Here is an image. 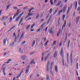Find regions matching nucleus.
Returning <instances> with one entry per match:
<instances>
[{
	"mask_svg": "<svg viewBox=\"0 0 80 80\" xmlns=\"http://www.w3.org/2000/svg\"><path fill=\"white\" fill-rule=\"evenodd\" d=\"M63 48H62L60 52V54L61 55V57L62 58L63 65L64 66V65H65V64H64V55H63Z\"/></svg>",
	"mask_w": 80,
	"mask_h": 80,
	"instance_id": "f257e3e1",
	"label": "nucleus"
},
{
	"mask_svg": "<svg viewBox=\"0 0 80 80\" xmlns=\"http://www.w3.org/2000/svg\"><path fill=\"white\" fill-rule=\"evenodd\" d=\"M50 65V61H48L46 65V71L47 72H48L49 71V65Z\"/></svg>",
	"mask_w": 80,
	"mask_h": 80,
	"instance_id": "f03ea898",
	"label": "nucleus"
},
{
	"mask_svg": "<svg viewBox=\"0 0 80 80\" xmlns=\"http://www.w3.org/2000/svg\"><path fill=\"white\" fill-rule=\"evenodd\" d=\"M32 15H33V14H31V12H29V13L28 14L24 20H26V19H27V18H28V17H29L30 16H32Z\"/></svg>",
	"mask_w": 80,
	"mask_h": 80,
	"instance_id": "7ed1b4c3",
	"label": "nucleus"
},
{
	"mask_svg": "<svg viewBox=\"0 0 80 80\" xmlns=\"http://www.w3.org/2000/svg\"><path fill=\"white\" fill-rule=\"evenodd\" d=\"M21 59L22 60H25L28 59V58H27V56L24 55L21 57Z\"/></svg>",
	"mask_w": 80,
	"mask_h": 80,
	"instance_id": "20e7f679",
	"label": "nucleus"
},
{
	"mask_svg": "<svg viewBox=\"0 0 80 80\" xmlns=\"http://www.w3.org/2000/svg\"><path fill=\"white\" fill-rule=\"evenodd\" d=\"M77 3L78 2L77 1H75L74 3V5H75L74 8L75 10H76V9H77Z\"/></svg>",
	"mask_w": 80,
	"mask_h": 80,
	"instance_id": "39448f33",
	"label": "nucleus"
},
{
	"mask_svg": "<svg viewBox=\"0 0 80 80\" xmlns=\"http://www.w3.org/2000/svg\"><path fill=\"white\" fill-rule=\"evenodd\" d=\"M7 18H8V17L5 16H3L2 19H1V21H3V20H7Z\"/></svg>",
	"mask_w": 80,
	"mask_h": 80,
	"instance_id": "423d86ee",
	"label": "nucleus"
},
{
	"mask_svg": "<svg viewBox=\"0 0 80 80\" xmlns=\"http://www.w3.org/2000/svg\"><path fill=\"white\" fill-rule=\"evenodd\" d=\"M66 23H67V21H65V23L64 24L62 25V30L63 29V28H64V27H65V26H66Z\"/></svg>",
	"mask_w": 80,
	"mask_h": 80,
	"instance_id": "0eeeda50",
	"label": "nucleus"
},
{
	"mask_svg": "<svg viewBox=\"0 0 80 80\" xmlns=\"http://www.w3.org/2000/svg\"><path fill=\"white\" fill-rule=\"evenodd\" d=\"M80 18V17H77L76 18V24L77 25L78 24V21H79V19Z\"/></svg>",
	"mask_w": 80,
	"mask_h": 80,
	"instance_id": "6e6552de",
	"label": "nucleus"
},
{
	"mask_svg": "<svg viewBox=\"0 0 80 80\" xmlns=\"http://www.w3.org/2000/svg\"><path fill=\"white\" fill-rule=\"evenodd\" d=\"M67 5H65L64 8H62V9H63V13H65V11L66 10V8H67Z\"/></svg>",
	"mask_w": 80,
	"mask_h": 80,
	"instance_id": "1a4fd4ad",
	"label": "nucleus"
},
{
	"mask_svg": "<svg viewBox=\"0 0 80 80\" xmlns=\"http://www.w3.org/2000/svg\"><path fill=\"white\" fill-rule=\"evenodd\" d=\"M57 54H58V52H54V58H57Z\"/></svg>",
	"mask_w": 80,
	"mask_h": 80,
	"instance_id": "9d476101",
	"label": "nucleus"
},
{
	"mask_svg": "<svg viewBox=\"0 0 80 80\" xmlns=\"http://www.w3.org/2000/svg\"><path fill=\"white\" fill-rule=\"evenodd\" d=\"M44 57V52L42 53V57H41V62H43V58Z\"/></svg>",
	"mask_w": 80,
	"mask_h": 80,
	"instance_id": "9b49d317",
	"label": "nucleus"
},
{
	"mask_svg": "<svg viewBox=\"0 0 80 80\" xmlns=\"http://www.w3.org/2000/svg\"><path fill=\"white\" fill-rule=\"evenodd\" d=\"M67 62L68 63V62H69V55H68V53H67Z\"/></svg>",
	"mask_w": 80,
	"mask_h": 80,
	"instance_id": "f8f14e48",
	"label": "nucleus"
},
{
	"mask_svg": "<svg viewBox=\"0 0 80 80\" xmlns=\"http://www.w3.org/2000/svg\"><path fill=\"white\" fill-rule=\"evenodd\" d=\"M15 27V26H13L12 27L9 29L8 30V32H10V31H11L12 29H13Z\"/></svg>",
	"mask_w": 80,
	"mask_h": 80,
	"instance_id": "ddd939ff",
	"label": "nucleus"
},
{
	"mask_svg": "<svg viewBox=\"0 0 80 80\" xmlns=\"http://www.w3.org/2000/svg\"><path fill=\"white\" fill-rule=\"evenodd\" d=\"M3 44L4 46H6V39H4L3 40Z\"/></svg>",
	"mask_w": 80,
	"mask_h": 80,
	"instance_id": "4468645a",
	"label": "nucleus"
},
{
	"mask_svg": "<svg viewBox=\"0 0 80 80\" xmlns=\"http://www.w3.org/2000/svg\"><path fill=\"white\" fill-rule=\"evenodd\" d=\"M46 80H50V78L49 75H46Z\"/></svg>",
	"mask_w": 80,
	"mask_h": 80,
	"instance_id": "2eb2a0df",
	"label": "nucleus"
},
{
	"mask_svg": "<svg viewBox=\"0 0 80 80\" xmlns=\"http://www.w3.org/2000/svg\"><path fill=\"white\" fill-rule=\"evenodd\" d=\"M20 9H18L17 11V12L16 14L15 15L17 16V15H18L19 13H20V12H19V11H20Z\"/></svg>",
	"mask_w": 80,
	"mask_h": 80,
	"instance_id": "dca6fc26",
	"label": "nucleus"
},
{
	"mask_svg": "<svg viewBox=\"0 0 80 80\" xmlns=\"http://www.w3.org/2000/svg\"><path fill=\"white\" fill-rule=\"evenodd\" d=\"M14 43H15V42H13L12 43L10 44L9 45V47H11V45L12 47H13V45H14Z\"/></svg>",
	"mask_w": 80,
	"mask_h": 80,
	"instance_id": "f3484780",
	"label": "nucleus"
},
{
	"mask_svg": "<svg viewBox=\"0 0 80 80\" xmlns=\"http://www.w3.org/2000/svg\"><path fill=\"white\" fill-rule=\"evenodd\" d=\"M49 32L50 34H53V31H52V29H50L49 30Z\"/></svg>",
	"mask_w": 80,
	"mask_h": 80,
	"instance_id": "a211bd4d",
	"label": "nucleus"
},
{
	"mask_svg": "<svg viewBox=\"0 0 80 80\" xmlns=\"http://www.w3.org/2000/svg\"><path fill=\"white\" fill-rule=\"evenodd\" d=\"M70 7H69L68 8V9L67 11V15H68V13H69V12L70 11Z\"/></svg>",
	"mask_w": 80,
	"mask_h": 80,
	"instance_id": "6ab92c4d",
	"label": "nucleus"
},
{
	"mask_svg": "<svg viewBox=\"0 0 80 80\" xmlns=\"http://www.w3.org/2000/svg\"><path fill=\"white\" fill-rule=\"evenodd\" d=\"M61 4V1H59L58 3L56 5V7H58V6H59Z\"/></svg>",
	"mask_w": 80,
	"mask_h": 80,
	"instance_id": "aec40b11",
	"label": "nucleus"
},
{
	"mask_svg": "<svg viewBox=\"0 0 80 80\" xmlns=\"http://www.w3.org/2000/svg\"><path fill=\"white\" fill-rule=\"evenodd\" d=\"M55 44H56V41H54L52 43L51 46H53V45H55Z\"/></svg>",
	"mask_w": 80,
	"mask_h": 80,
	"instance_id": "412c9836",
	"label": "nucleus"
},
{
	"mask_svg": "<svg viewBox=\"0 0 80 80\" xmlns=\"http://www.w3.org/2000/svg\"><path fill=\"white\" fill-rule=\"evenodd\" d=\"M28 70H29V69H26V70L25 73H26V74H27L28 73Z\"/></svg>",
	"mask_w": 80,
	"mask_h": 80,
	"instance_id": "4be33fe9",
	"label": "nucleus"
},
{
	"mask_svg": "<svg viewBox=\"0 0 80 80\" xmlns=\"http://www.w3.org/2000/svg\"><path fill=\"white\" fill-rule=\"evenodd\" d=\"M35 44V40H34L33 41V42L32 43V47H33V46H34V45Z\"/></svg>",
	"mask_w": 80,
	"mask_h": 80,
	"instance_id": "5701e85b",
	"label": "nucleus"
},
{
	"mask_svg": "<svg viewBox=\"0 0 80 80\" xmlns=\"http://www.w3.org/2000/svg\"><path fill=\"white\" fill-rule=\"evenodd\" d=\"M67 34H66V37H65L64 41V43H65V42H66V41H67Z\"/></svg>",
	"mask_w": 80,
	"mask_h": 80,
	"instance_id": "b1692460",
	"label": "nucleus"
},
{
	"mask_svg": "<svg viewBox=\"0 0 80 80\" xmlns=\"http://www.w3.org/2000/svg\"><path fill=\"white\" fill-rule=\"evenodd\" d=\"M48 42H49L48 41H47L45 43H44V46H47V45H48Z\"/></svg>",
	"mask_w": 80,
	"mask_h": 80,
	"instance_id": "393cba45",
	"label": "nucleus"
},
{
	"mask_svg": "<svg viewBox=\"0 0 80 80\" xmlns=\"http://www.w3.org/2000/svg\"><path fill=\"white\" fill-rule=\"evenodd\" d=\"M55 69L56 72H57V71H58V68H57V66H55Z\"/></svg>",
	"mask_w": 80,
	"mask_h": 80,
	"instance_id": "a878e982",
	"label": "nucleus"
},
{
	"mask_svg": "<svg viewBox=\"0 0 80 80\" xmlns=\"http://www.w3.org/2000/svg\"><path fill=\"white\" fill-rule=\"evenodd\" d=\"M50 19H49L48 20V21L47 22V25H48L49 23H50Z\"/></svg>",
	"mask_w": 80,
	"mask_h": 80,
	"instance_id": "bb28decb",
	"label": "nucleus"
},
{
	"mask_svg": "<svg viewBox=\"0 0 80 80\" xmlns=\"http://www.w3.org/2000/svg\"><path fill=\"white\" fill-rule=\"evenodd\" d=\"M20 18L18 17L15 19V21L16 22H18V20H19V19Z\"/></svg>",
	"mask_w": 80,
	"mask_h": 80,
	"instance_id": "cd10ccee",
	"label": "nucleus"
},
{
	"mask_svg": "<svg viewBox=\"0 0 80 80\" xmlns=\"http://www.w3.org/2000/svg\"><path fill=\"white\" fill-rule=\"evenodd\" d=\"M34 60H34L33 59L32 60L31 62L30 63V65H32V63H33V62H34Z\"/></svg>",
	"mask_w": 80,
	"mask_h": 80,
	"instance_id": "c85d7f7f",
	"label": "nucleus"
},
{
	"mask_svg": "<svg viewBox=\"0 0 80 80\" xmlns=\"http://www.w3.org/2000/svg\"><path fill=\"white\" fill-rule=\"evenodd\" d=\"M11 6V4H8L6 7V9H8L9 7H10Z\"/></svg>",
	"mask_w": 80,
	"mask_h": 80,
	"instance_id": "c756f323",
	"label": "nucleus"
},
{
	"mask_svg": "<svg viewBox=\"0 0 80 80\" xmlns=\"http://www.w3.org/2000/svg\"><path fill=\"white\" fill-rule=\"evenodd\" d=\"M65 15L64 14L62 16V21H63L64 20V19H65Z\"/></svg>",
	"mask_w": 80,
	"mask_h": 80,
	"instance_id": "7c9ffc66",
	"label": "nucleus"
},
{
	"mask_svg": "<svg viewBox=\"0 0 80 80\" xmlns=\"http://www.w3.org/2000/svg\"><path fill=\"white\" fill-rule=\"evenodd\" d=\"M50 72L51 75H52V76H53L54 74H53V72L52 71H50Z\"/></svg>",
	"mask_w": 80,
	"mask_h": 80,
	"instance_id": "2f4dec72",
	"label": "nucleus"
},
{
	"mask_svg": "<svg viewBox=\"0 0 80 80\" xmlns=\"http://www.w3.org/2000/svg\"><path fill=\"white\" fill-rule=\"evenodd\" d=\"M21 75L22 74H20L19 75H18V76L16 77V78H18L19 77L21 76Z\"/></svg>",
	"mask_w": 80,
	"mask_h": 80,
	"instance_id": "473e14b6",
	"label": "nucleus"
},
{
	"mask_svg": "<svg viewBox=\"0 0 80 80\" xmlns=\"http://www.w3.org/2000/svg\"><path fill=\"white\" fill-rule=\"evenodd\" d=\"M60 31H59V32H58L57 34V36L58 37V36H59V35H60Z\"/></svg>",
	"mask_w": 80,
	"mask_h": 80,
	"instance_id": "72a5a7b5",
	"label": "nucleus"
},
{
	"mask_svg": "<svg viewBox=\"0 0 80 80\" xmlns=\"http://www.w3.org/2000/svg\"><path fill=\"white\" fill-rule=\"evenodd\" d=\"M30 27V24H29L27 27L26 30H28V29L29 28V27Z\"/></svg>",
	"mask_w": 80,
	"mask_h": 80,
	"instance_id": "f704fd0d",
	"label": "nucleus"
},
{
	"mask_svg": "<svg viewBox=\"0 0 80 80\" xmlns=\"http://www.w3.org/2000/svg\"><path fill=\"white\" fill-rule=\"evenodd\" d=\"M49 12L50 14L52 13V8H51L49 10Z\"/></svg>",
	"mask_w": 80,
	"mask_h": 80,
	"instance_id": "c9c22d12",
	"label": "nucleus"
},
{
	"mask_svg": "<svg viewBox=\"0 0 80 80\" xmlns=\"http://www.w3.org/2000/svg\"><path fill=\"white\" fill-rule=\"evenodd\" d=\"M35 53V51H33V52H31L30 55H33V54L34 53Z\"/></svg>",
	"mask_w": 80,
	"mask_h": 80,
	"instance_id": "e433bc0d",
	"label": "nucleus"
},
{
	"mask_svg": "<svg viewBox=\"0 0 80 80\" xmlns=\"http://www.w3.org/2000/svg\"><path fill=\"white\" fill-rule=\"evenodd\" d=\"M43 25H44V24H42V25H41V30H42L43 29Z\"/></svg>",
	"mask_w": 80,
	"mask_h": 80,
	"instance_id": "4c0bfd02",
	"label": "nucleus"
},
{
	"mask_svg": "<svg viewBox=\"0 0 80 80\" xmlns=\"http://www.w3.org/2000/svg\"><path fill=\"white\" fill-rule=\"evenodd\" d=\"M35 23H33V25L31 26V29H32L33 28V27L35 26Z\"/></svg>",
	"mask_w": 80,
	"mask_h": 80,
	"instance_id": "58836bf2",
	"label": "nucleus"
},
{
	"mask_svg": "<svg viewBox=\"0 0 80 80\" xmlns=\"http://www.w3.org/2000/svg\"><path fill=\"white\" fill-rule=\"evenodd\" d=\"M49 16H50V13H48V15L46 17V19L48 18V17H49Z\"/></svg>",
	"mask_w": 80,
	"mask_h": 80,
	"instance_id": "ea45409f",
	"label": "nucleus"
},
{
	"mask_svg": "<svg viewBox=\"0 0 80 80\" xmlns=\"http://www.w3.org/2000/svg\"><path fill=\"white\" fill-rule=\"evenodd\" d=\"M32 10H33V7H32L30 9H29V12H31V11H32Z\"/></svg>",
	"mask_w": 80,
	"mask_h": 80,
	"instance_id": "a19ab883",
	"label": "nucleus"
},
{
	"mask_svg": "<svg viewBox=\"0 0 80 80\" xmlns=\"http://www.w3.org/2000/svg\"><path fill=\"white\" fill-rule=\"evenodd\" d=\"M50 3H51V5H53V1L52 0H50Z\"/></svg>",
	"mask_w": 80,
	"mask_h": 80,
	"instance_id": "79ce46f5",
	"label": "nucleus"
},
{
	"mask_svg": "<svg viewBox=\"0 0 80 80\" xmlns=\"http://www.w3.org/2000/svg\"><path fill=\"white\" fill-rule=\"evenodd\" d=\"M26 43V41H24L23 42H22L21 43L22 45H23L24 44H25Z\"/></svg>",
	"mask_w": 80,
	"mask_h": 80,
	"instance_id": "37998d69",
	"label": "nucleus"
},
{
	"mask_svg": "<svg viewBox=\"0 0 80 80\" xmlns=\"http://www.w3.org/2000/svg\"><path fill=\"white\" fill-rule=\"evenodd\" d=\"M28 8V6H27V7H24L23 8V10H25V9H27Z\"/></svg>",
	"mask_w": 80,
	"mask_h": 80,
	"instance_id": "c03bdc74",
	"label": "nucleus"
},
{
	"mask_svg": "<svg viewBox=\"0 0 80 80\" xmlns=\"http://www.w3.org/2000/svg\"><path fill=\"white\" fill-rule=\"evenodd\" d=\"M13 8L14 9H15V10H17V9H18V8H17V7H13Z\"/></svg>",
	"mask_w": 80,
	"mask_h": 80,
	"instance_id": "a18cd8bd",
	"label": "nucleus"
},
{
	"mask_svg": "<svg viewBox=\"0 0 80 80\" xmlns=\"http://www.w3.org/2000/svg\"><path fill=\"white\" fill-rule=\"evenodd\" d=\"M57 11H58V10H57V9H56V10H55V11L54 13V14H53V15H55V14L56 13H57Z\"/></svg>",
	"mask_w": 80,
	"mask_h": 80,
	"instance_id": "49530a36",
	"label": "nucleus"
},
{
	"mask_svg": "<svg viewBox=\"0 0 80 80\" xmlns=\"http://www.w3.org/2000/svg\"><path fill=\"white\" fill-rule=\"evenodd\" d=\"M80 6L78 7L77 9V11L78 12V11H80Z\"/></svg>",
	"mask_w": 80,
	"mask_h": 80,
	"instance_id": "de8ad7c7",
	"label": "nucleus"
},
{
	"mask_svg": "<svg viewBox=\"0 0 80 80\" xmlns=\"http://www.w3.org/2000/svg\"><path fill=\"white\" fill-rule=\"evenodd\" d=\"M22 20H23V18H22L19 21V22L22 23Z\"/></svg>",
	"mask_w": 80,
	"mask_h": 80,
	"instance_id": "09e8293b",
	"label": "nucleus"
},
{
	"mask_svg": "<svg viewBox=\"0 0 80 80\" xmlns=\"http://www.w3.org/2000/svg\"><path fill=\"white\" fill-rule=\"evenodd\" d=\"M52 14H51L49 18H48V19H49V20H51V18H52Z\"/></svg>",
	"mask_w": 80,
	"mask_h": 80,
	"instance_id": "8fccbe9b",
	"label": "nucleus"
},
{
	"mask_svg": "<svg viewBox=\"0 0 80 80\" xmlns=\"http://www.w3.org/2000/svg\"><path fill=\"white\" fill-rule=\"evenodd\" d=\"M16 16H17V15H15V14L14 15V16H13V18H12V19H14L15 18Z\"/></svg>",
	"mask_w": 80,
	"mask_h": 80,
	"instance_id": "3c124183",
	"label": "nucleus"
},
{
	"mask_svg": "<svg viewBox=\"0 0 80 80\" xmlns=\"http://www.w3.org/2000/svg\"><path fill=\"white\" fill-rule=\"evenodd\" d=\"M23 69H22L21 72H20V74H21L22 75V72H23Z\"/></svg>",
	"mask_w": 80,
	"mask_h": 80,
	"instance_id": "603ef678",
	"label": "nucleus"
},
{
	"mask_svg": "<svg viewBox=\"0 0 80 80\" xmlns=\"http://www.w3.org/2000/svg\"><path fill=\"white\" fill-rule=\"evenodd\" d=\"M39 16V14H38V15H37L36 17V19H38V16Z\"/></svg>",
	"mask_w": 80,
	"mask_h": 80,
	"instance_id": "864d4df0",
	"label": "nucleus"
},
{
	"mask_svg": "<svg viewBox=\"0 0 80 80\" xmlns=\"http://www.w3.org/2000/svg\"><path fill=\"white\" fill-rule=\"evenodd\" d=\"M22 50V48H19V51L18 52H21V50Z\"/></svg>",
	"mask_w": 80,
	"mask_h": 80,
	"instance_id": "5fc2aeb1",
	"label": "nucleus"
},
{
	"mask_svg": "<svg viewBox=\"0 0 80 80\" xmlns=\"http://www.w3.org/2000/svg\"><path fill=\"white\" fill-rule=\"evenodd\" d=\"M3 74L4 76H5L6 75V73H5V71H3Z\"/></svg>",
	"mask_w": 80,
	"mask_h": 80,
	"instance_id": "6e6d98bb",
	"label": "nucleus"
},
{
	"mask_svg": "<svg viewBox=\"0 0 80 80\" xmlns=\"http://www.w3.org/2000/svg\"><path fill=\"white\" fill-rule=\"evenodd\" d=\"M71 63H72V62H73V60H72V57H71Z\"/></svg>",
	"mask_w": 80,
	"mask_h": 80,
	"instance_id": "4d7b16f0",
	"label": "nucleus"
},
{
	"mask_svg": "<svg viewBox=\"0 0 80 80\" xmlns=\"http://www.w3.org/2000/svg\"><path fill=\"white\" fill-rule=\"evenodd\" d=\"M63 12V10H59V13H62V12Z\"/></svg>",
	"mask_w": 80,
	"mask_h": 80,
	"instance_id": "13d9d810",
	"label": "nucleus"
},
{
	"mask_svg": "<svg viewBox=\"0 0 80 80\" xmlns=\"http://www.w3.org/2000/svg\"><path fill=\"white\" fill-rule=\"evenodd\" d=\"M31 19H32V18H29L26 20V21H27V20H31Z\"/></svg>",
	"mask_w": 80,
	"mask_h": 80,
	"instance_id": "bf43d9fd",
	"label": "nucleus"
},
{
	"mask_svg": "<svg viewBox=\"0 0 80 80\" xmlns=\"http://www.w3.org/2000/svg\"><path fill=\"white\" fill-rule=\"evenodd\" d=\"M58 26H59L60 25V22H58Z\"/></svg>",
	"mask_w": 80,
	"mask_h": 80,
	"instance_id": "052dcab7",
	"label": "nucleus"
},
{
	"mask_svg": "<svg viewBox=\"0 0 80 80\" xmlns=\"http://www.w3.org/2000/svg\"><path fill=\"white\" fill-rule=\"evenodd\" d=\"M53 62H51V65H50V67H52L53 66Z\"/></svg>",
	"mask_w": 80,
	"mask_h": 80,
	"instance_id": "680f3d73",
	"label": "nucleus"
},
{
	"mask_svg": "<svg viewBox=\"0 0 80 80\" xmlns=\"http://www.w3.org/2000/svg\"><path fill=\"white\" fill-rule=\"evenodd\" d=\"M73 53V52H71V57H72V54Z\"/></svg>",
	"mask_w": 80,
	"mask_h": 80,
	"instance_id": "e2e57ef3",
	"label": "nucleus"
},
{
	"mask_svg": "<svg viewBox=\"0 0 80 80\" xmlns=\"http://www.w3.org/2000/svg\"><path fill=\"white\" fill-rule=\"evenodd\" d=\"M20 30L19 29L18 30V33H20Z\"/></svg>",
	"mask_w": 80,
	"mask_h": 80,
	"instance_id": "0e129e2a",
	"label": "nucleus"
},
{
	"mask_svg": "<svg viewBox=\"0 0 80 80\" xmlns=\"http://www.w3.org/2000/svg\"><path fill=\"white\" fill-rule=\"evenodd\" d=\"M44 60L45 62H46V61H47V57H46L44 58Z\"/></svg>",
	"mask_w": 80,
	"mask_h": 80,
	"instance_id": "69168bd1",
	"label": "nucleus"
},
{
	"mask_svg": "<svg viewBox=\"0 0 80 80\" xmlns=\"http://www.w3.org/2000/svg\"><path fill=\"white\" fill-rule=\"evenodd\" d=\"M17 41V37H16V38L14 39V42H16Z\"/></svg>",
	"mask_w": 80,
	"mask_h": 80,
	"instance_id": "338daca9",
	"label": "nucleus"
},
{
	"mask_svg": "<svg viewBox=\"0 0 80 80\" xmlns=\"http://www.w3.org/2000/svg\"><path fill=\"white\" fill-rule=\"evenodd\" d=\"M78 80H80V77L78 76Z\"/></svg>",
	"mask_w": 80,
	"mask_h": 80,
	"instance_id": "774afa93",
	"label": "nucleus"
}]
</instances>
